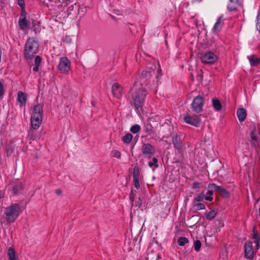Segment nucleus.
<instances>
[{"label": "nucleus", "instance_id": "1", "mask_svg": "<svg viewBox=\"0 0 260 260\" xmlns=\"http://www.w3.org/2000/svg\"><path fill=\"white\" fill-rule=\"evenodd\" d=\"M157 66L156 73L153 69L151 71L143 72L140 77L141 83H136L132 89L130 95L131 102L138 112L142 111L148 94L145 87L151 90H154L159 85V77L162 74L159 63H157Z\"/></svg>", "mask_w": 260, "mask_h": 260}, {"label": "nucleus", "instance_id": "2", "mask_svg": "<svg viewBox=\"0 0 260 260\" xmlns=\"http://www.w3.org/2000/svg\"><path fill=\"white\" fill-rule=\"evenodd\" d=\"M39 49V45L33 38L28 39L25 45L24 56L27 59H31Z\"/></svg>", "mask_w": 260, "mask_h": 260}, {"label": "nucleus", "instance_id": "3", "mask_svg": "<svg viewBox=\"0 0 260 260\" xmlns=\"http://www.w3.org/2000/svg\"><path fill=\"white\" fill-rule=\"evenodd\" d=\"M20 212L19 205L17 204H13L5 209L3 216L8 222L12 223L18 217Z\"/></svg>", "mask_w": 260, "mask_h": 260}, {"label": "nucleus", "instance_id": "4", "mask_svg": "<svg viewBox=\"0 0 260 260\" xmlns=\"http://www.w3.org/2000/svg\"><path fill=\"white\" fill-rule=\"evenodd\" d=\"M43 110L40 105H36L33 108L32 115L31 117V125L34 129H37L42 121Z\"/></svg>", "mask_w": 260, "mask_h": 260}, {"label": "nucleus", "instance_id": "5", "mask_svg": "<svg viewBox=\"0 0 260 260\" xmlns=\"http://www.w3.org/2000/svg\"><path fill=\"white\" fill-rule=\"evenodd\" d=\"M58 69L63 74H68L71 69V62L67 57H62L59 59Z\"/></svg>", "mask_w": 260, "mask_h": 260}, {"label": "nucleus", "instance_id": "6", "mask_svg": "<svg viewBox=\"0 0 260 260\" xmlns=\"http://www.w3.org/2000/svg\"><path fill=\"white\" fill-rule=\"evenodd\" d=\"M201 59L205 64H214L217 60L218 56L212 52L208 51L202 54Z\"/></svg>", "mask_w": 260, "mask_h": 260}, {"label": "nucleus", "instance_id": "7", "mask_svg": "<svg viewBox=\"0 0 260 260\" xmlns=\"http://www.w3.org/2000/svg\"><path fill=\"white\" fill-rule=\"evenodd\" d=\"M203 106L204 98L199 95L193 99L191 105V109L192 112L199 113L202 111Z\"/></svg>", "mask_w": 260, "mask_h": 260}, {"label": "nucleus", "instance_id": "8", "mask_svg": "<svg viewBox=\"0 0 260 260\" xmlns=\"http://www.w3.org/2000/svg\"><path fill=\"white\" fill-rule=\"evenodd\" d=\"M141 152L146 157L150 158L155 153V149L150 143H144L141 147Z\"/></svg>", "mask_w": 260, "mask_h": 260}, {"label": "nucleus", "instance_id": "9", "mask_svg": "<svg viewBox=\"0 0 260 260\" xmlns=\"http://www.w3.org/2000/svg\"><path fill=\"white\" fill-rule=\"evenodd\" d=\"M183 120L186 123L195 127L199 126L201 121V119L199 116H191L188 114L184 116Z\"/></svg>", "mask_w": 260, "mask_h": 260}, {"label": "nucleus", "instance_id": "10", "mask_svg": "<svg viewBox=\"0 0 260 260\" xmlns=\"http://www.w3.org/2000/svg\"><path fill=\"white\" fill-rule=\"evenodd\" d=\"M250 138L252 141V145L256 147L257 145V147L255 148V151L258 153V149H260V145L257 142V132L256 129V127L254 125H253L250 126Z\"/></svg>", "mask_w": 260, "mask_h": 260}, {"label": "nucleus", "instance_id": "11", "mask_svg": "<svg viewBox=\"0 0 260 260\" xmlns=\"http://www.w3.org/2000/svg\"><path fill=\"white\" fill-rule=\"evenodd\" d=\"M208 188L214 189V191L218 192L221 196L225 198H228L230 197L229 192L221 186H217L214 183H212L209 185Z\"/></svg>", "mask_w": 260, "mask_h": 260}, {"label": "nucleus", "instance_id": "12", "mask_svg": "<svg viewBox=\"0 0 260 260\" xmlns=\"http://www.w3.org/2000/svg\"><path fill=\"white\" fill-rule=\"evenodd\" d=\"M112 92L114 96L120 99L122 96L123 87L119 84L115 83L112 85Z\"/></svg>", "mask_w": 260, "mask_h": 260}, {"label": "nucleus", "instance_id": "13", "mask_svg": "<svg viewBox=\"0 0 260 260\" xmlns=\"http://www.w3.org/2000/svg\"><path fill=\"white\" fill-rule=\"evenodd\" d=\"M245 257L246 258L251 259L253 257L254 251L253 249L252 243L251 241L246 242L244 246Z\"/></svg>", "mask_w": 260, "mask_h": 260}, {"label": "nucleus", "instance_id": "14", "mask_svg": "<svg viewBox=\"0 0 260 260\" xmlns=\"http://www.w3.org/2000/svg\"><path fill=\"white\" fill-rule=\"evenodd\" d=\"M172 143L175 149L178 152H180L183 146L181 137L178 135L173 136L172 138Z\"/></svg>", "mask_w": 260, "mask_h": 260}, {"label": "nucleus", "instance_id": "15", "mask_svg": "<svg viewBox=\"0 0 260 260\" xmlns=\"http://www.w3.org/2000/svg\"><path fill=\"white\" fill-rule=\"evenodd\" d=\"M27 95L21 91L17 92V101L20 104L21 107L26 105Z\"/></svg>", "mask_w": 260, "mask_h": 260}, {"label": "nucleus", "instance_id": "16", "mask_svg": "<svg viewBox=\"0 0 260 260\" xmlns=\"http://www.w3.org/2000/svg\"><path fill=\"white\" fill-rule=\"evenodd\" d=\"M133 180H134V184L135 187L137 189H139L140 188V183H139V168L137 166L135 167L133 171Z\"/></svg>", "mask_w": 260, "mask_h": 260}, {"label": "nucleus", "instance_id": "17", "mask_svg": "<svg viewBox=\"0 0 260 260\" xmlns=\"http://www.w3.org/2000/svg\"><path fill=\"white\" fill-rule=\"evenodd\" d=\"M224 18L223 15H221L218 18L217 21L213 27V30L214 32H218L221 30L224 22Z\"/></svg>", "mask_w": 260, "mask_h": 260}, {"label": "nucleus", "instance_id": "18", "mask_svg": "<svg viewBox=\"0 0 260 260\" xmlns=\"http://www.w3.org/2000/svg\"><path fill=\"white\" fill-rule=\"evenodd\" d=\"M237 114L239 120L242 122L245 120L246 116V110L243 108H239L237 110Z\"/></svg>", "mask_w": 260, "mask_h": 260}, {"label": "nucleus", "instance_id": "19", "mask_svg": "<svg viewBox=\"0 0 260 260\" xmlns=\"http://www.w3.org/2000/svg\"><path fill=\"white\" fill-rule=\"evenodd\" d=\"M247 58L249 61L251 66H255L260 63V60L258 58L256 57L254 55H251L247 56Z\"/></svg>", "mask_w": 260, "mask_h": 260}, {"label": "nucleus", "instance_id": "20", "mask_svg": "<svg viewBox=\"0 0 260 260\" xmlns=\"http://www.w3.org/2000/svg\"><path fill=\"white\" fill-rule=\"evenodd\" d=\"M252 232L253 238L254 239V242L255 244L256 249L257 250L259 249V243L260 242V238L258 237L255 227H253Z\"/></svg>", "mask_w": 260, "mask_h": 260}, {"label": "nucleus", "instance_id": "21", "mask_svg": "<svg viewBox=\"0 0 260 260\" xmlns=\"http://www.w3.org/2000/svg\"><path fill=\"white\" fill-rule=\"evenodd\" d=\"M212 106L216 111H219L222 108L220 102L217 99H213L212 101Z\"/></svg>", "mask_w": 260, "mask_h": 260}, {"label": "nucleus", "instance_id": "22", "mask_svg": "<svg viewBox=\"0 0 260 260\" xmlns=\"http://www.w3.org/2000/svg\"><path fill=\"white\" fill-rule=\"evenodd\" d=\"M148 166L150 168H153V171H154L155 169L158 168L159 165L157 158L156 157H153L152 160L149 161Z\"/></svg>", "mask_w": 260, "mask_h": 260}, {"label": "nucleus", "instance_id": "23", "mask_svg": "<svg viewBox=\"0 0 260 260\" xmlns=\"http://www.w3.org/2000/svg\"><path fill=\"white\" fill-rule=\"evenodd\" d=\"M19 25L22 30H25L28 27V22L25 18L19 19Z\"/></svg>", "mask_w": 260, "mask_h": 260}, {"label": "nucleus", "instance_id": "24", "mask_svg": "<svg viewBox=\"0 0 260 260\" xmlns=\"http://www.w3.org/2000/svg\"><path fill=\"white\" fill-rule=\"evenodd\" d=\"M42 59L39 56H37L35 59V66L33 67V71L38 72L39 71V67L41 63Z\"/></svg>", "mask_w": 260, "mask_h": 260}, {"label": "nucleus", "instance_id": "25", "mask_svg": "<svg viewBox=\"0 0 260 260\" xmlns=\"http://www.w3.org/2000/svg\"><path fill=\"white\" fill-rule=\"evenodd\" d=\"M230 3L228 4L227 8L230 11H233L236 10L237 5V2L234 0H229Z\"/></svg>", "mask_w": 260, "mask_h": 260}, {"label": "nucleus", "instance_id": "26", "mask_svg": "<svg viewBox=\"0 0 260 260\" xmlns=\"http://www.w3.org/2000/svg\"><path fill=\"white\" fill-rule=\"evenodd\" d=\"M133 138V136L130 133H127L122 137V141L124 143L129 144Z\"/></svg>", "mask_w": 260, "mask_h": 260}, {"label": "nucleus", "instance_id": "27", "mask_svg": "<svg viewBox=\"0 0 260 260\" xmlns=\"http://www.w3.org/2000/svg\"><path fill=\"white\" fill-rule=\"evenodd\" d=\"M214 191V189H209L208 188L205 199L208 201H213V198L212 197V195Z\"/></svg>", "mask_w": 260, "mask_h": 260}, {"label": "nucleus", "instance_id": "28", "mask_svg": "<svg viewBox=\"0 0 260 260\" xmlns=\"http://www.w3.org/2000/svg\"><path fill=\"white\" fill-rule=\"evenodd\" d=\"M8 254L9 260H17L15 251L12 248L10 247L9 248Z\"/></svg>", "mask_w": 260, "mask_h": 260}, {"label": "nucleus", "instance_id": "29", "mask_svg": "<svg viewBox=\"0 0 260 260\" xmlns=\"http://www.w3.org/2000/svg\"><path fill=\"white\" fill-rule=\"evenodd\" d=\"M177 243L179 245L182 246L188 243V240L186 237H181L178 239Z\"/></svg>", "mask_w": 260, "mask_h": 260}, {"label": "nucleus", "instance_id": "30", "mask_svg": "<svg viewBox=\"0 0 260 260\" xmlns=\"http://www.w3.org/2000/svg\"><path fill=\"white\" fill-rule=\"evenodd\" d=\"M216 212L215 210H212L210 211L209 212L206 214V218L208 220H212L213 219L216 215Z\"/></svg>", "mask_w": 260, "mask_h": 260}, {"label": "nucleus", "instance_id": "31", "mask_svg": "<svg viewBox=\"0 0 260 260\" xmlns=\"http://www.w3.org/2000/svg\"><path fill=\"white\" fill-rule=\"evenodd\" d=\"M22 189V185L20 183L14 186L12 188V191L14 194H16L19 191Z\"/></svg>", "mask_w": 260, "mask_h": 260}, {"label": "nucleus", "instance_id": "32", "mask_svg": "<svg viewBox=\"0 0 260 260\" xmlns=\"http://www.w3.org/2000/svg\"><path fill=\"white\" fill-rule=\"evenodd\" d=\"M141 129L140 126L138 124H135L131 127V132L134 134L138 133Z\"/></svg>", "mask_w": 260, "mask_h": 260}, {"label": "nucleus", "instance_id": "33", "mask_svg": "<svg viewBox=\"0 0 260 260\" xmlns=\"http://www.w3.org/2000/svg\"><path fill=\"white\" fill-rule=\"evenodd\" d=\"M111 155L113 157L120 158L121 156V153L117 150L114 149L111 151Z\"/></svg>", "mask_w": 260, "mask_h": 260}, {"label": "nucleus", "instance_id": "34", "mask_svg": "<svg viewBox=\"0 0 260 260\" xmlns=\"http://www.w3.org/2000/svg\"><path fill=\"white\" fill-rule=\"evenodd\" d=\"M205 196L204 195L203 192L201 193L200 194H198L197 197L194 198V201L197 202H201L203 201L204 199H205Z\"/></svg>", "mask_w": 260, "mask_h": 260}, {"label": "nucleus", "instance_id": "35", "mask_svg": "<svg viewBox=\"0 0 260 260\" xmlns=\"http://www.w3.org/2000/svg\"><path fill=\"white\" fill-rule=\"evenodd\" d=\"M256 28L260 32V11H258L256 16Z\"/></svg>", "mask_w": 260, "mask_h": 260}, {"label": "nucleus", "instance_id": "36", "mask_svg": "<svg viewBox=\"0 0 260 260\" xmlns=\"http://www.w3.org/2000/svg\"><path fill=\"white\" fill-rule=\"evenodd\" d=\"M194 248L196 251H199L201 247V243L199 240H196L194 243Z\"/></svg>", "mask_w": 260, "mask_h": 260}, {"label": "nucleus", "instance_id": "37", "mask_svg": "<svg viewBox=\"0 0 260 260\" xmlns=\"http://www.w3.org/2000/svg\"><path fill=\"white\" fill-rule=\"evenodd\" d=\"M4 93L5 89L3 85V82L2 81H0V96H3Z\"/></svg>", "mask_w": 260, "mask_h": 260}, {"label": "nucleus", "instance_id": "38", "mask_svg": "<svg viewBox=\"0 0 260 260\" xmlns=\"http://www.w3.org/2000/svg\"><path fill=\"white\" fill-rule=\"evenodd\" d=\"M17 3L21 9L23 10L25 9V3L24 0H18Z\"/></svg>", "mask_w": 260, "mask_h": 260}, {"label": "nucleus", "instance_id": "39", "mask_svg": "<svg viewBox=\"0 0 260 260\" xmlns=\"http://www.w3.org/2000/svg\"><path fill=\"white\" fill-rule=\"evenodd\" d=\"M196 207L197 210H200L204 209L205 208V205L202 203H198L196 205Z\"/></svg>", "mask_w": 260, "mask_h": 260}, {"label": "nucleus", "instance_id": "40", "mask_svg": "<svg viewBox=\"0 0 260 260\" xmlns=\"http://www.w3.org/2000/svg\"><path fill=\"white\" fill-rule=\"evenodd\" d=\"M62 41H63V43H66L69 44V43H71V39L69 37L66 36L65 38H64L63 39Z\"/></svg>", "mask_w": 260, "mask_h": 260}, {"label": "nucleus", "instance_id": "41", "mask_svg": "<svg viewBox=\"0 0 260 260\" xmlns=\"http://www.w3.org/2000/svg\"><path fill=\"white\" fill-rule=\"evenodd\" d=\"M142 205V200L140 198H139L138 201L137 202H136V205L137 206H138L139 207H140Z\"/></svg>", "mask_w": 260, "mask_h": 260}, {"label": "nucleus", "instance_id": "42", "mask_svg": "<svg viewBox=\"0 0 260 260\" xmlns=\"http://www.w3.org/2000/svg\"><path fill=\"white\" fill-rule=\"evenodd\" d=\"M21 11H22V12H21L20 18H23V17L25 18L26 11L25 10V9L23 10L21 9Z\"/></svg>", "mask_w": 260, "mask_h": 260}, {"label": "nucleus", "instance_id": "43", "mask_svg": "<svg viewBox=\"0 0 260 260\" xmlns=\"http://www.w3.org/2000/svg\"><path fill=\"white\" fill-rule=\"evenodd\" d=\"M200 183L199 182H195L193 183L192 188L193 189H197L199 187Z\"/></svg>", "mask_w": 260, "mask_h": 260}, {"label": "nucleus", "instance_id": "44", "mask_svg": "<svg viewBox=\"0 0 260 260\" xmlns=\"http://www.w3.org/2000/svg\"><path fill=\"white\" fill-rule=\"evenodd\" d=\"M145 132L147 133H148L149 134H152L154 132L152 129H151V128L149 129L148 128H146Z\"/></svg>", "mask_w": 260, "mask_h": 260}, {"label": "nucleus", "instance_id": "45", "mask_svg": "<svg viewBox=\"0 0 260 260\" xmlns=\"http://www.w3.org/2000/svg\"><path fill=\"white\" fill-rule=\"evenodd\" d=\"M28 137L29 140H33L34 139L32 135L31 134L30 132L29 133Z\"/></svg>", "mask_w": 260, "mask_h": 260}, {"label": "nucleus", "instance_id": "46", "mask_svg": "<svg viewBox=\"0 0 260 260\" xmlns=\"http://www.w3.org/2000/svg\"><path fill=\"white\" fill-rule=\"evenodd\" d=\"M56 193L58 194V195H60L61 193V191L59 189H58L56 191Z\"/></svg>", "mask_w": 260, "mask_h": 260}, {"label": "nucleus", "instance_id": "47", "mask_svg": "<svg viewBox=\"0 0 260 260\" xmlns=\"http://www.w3.org/2000/svg\"><path fill=\"white\" fill-rule=\"evenodd\" d=\"M129 199H130V200L131 201V202H133L134 201V198L133 196H129Z\"/></svg>", "mask_w": 260, "mask_h": 260}, {"label": "nucleus", "instance_id": "48", "mask_svg": "<svg viewBox=\"0 0 260 260\" xmlns=\"http://www.w3.org/2000/svg\"><path fill=\"white\" fill-rule=\"evenodd\" d=\"M201 1H202V0H192V2H193V3L200 2Z\"/></svg>", "mask_w": 260, "mask_h": 260}]
</instances>
